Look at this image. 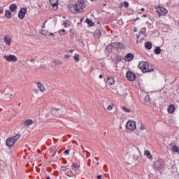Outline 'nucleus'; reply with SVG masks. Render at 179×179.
Wrapping results in <instances>:
<instances>
[{"label": "nucleus", "mask_w": 179, "mask_h": 179, "mask_svg": "<svg viewBox=\"0 0 179 179\" xmlns=\"http://www.w3.org/2000/svg\"><path fill=\"white\" fill-rule=\"evenodd\" d=\"M138 68L143 72L146 73L148 72H153L155 71V66L152 64H149L148 62H140L138 64Z\"/></svg>", "instance_id": "nucleus-1"}, {"label": "nucleus", "mask_w": 179, "mask_h": 179, "mask_svg": "<svg viewBox=\"0 0 179 179\" xmlns=\"http://www.w3.org/2000/svg\"><path fill=\"white\" fill-rule=\"evenodd\" d=\"M69 9L71 13L76 15L77 13H83L82 9H80L76 4H70L69 6Z\"/></svg>", "instance_id": "nucleus-2"}, {"label": "nucleus", "mask_w": 179, "mask_h": 179, "mask_svg": "<svg viewBox=\"0 0 179 179\" xmlns=\"http://www.w3.org/2000/svg\"><path fill=\"white\" fill-rule=\"evenodd\" d=\"M126 128L128 131L132 132V131L136 129V122L129 120L126 124Z\"/></svg>", "instance_id": "nucleus-3"}, {"label": "nucleus", "mask_w": 179, "mask_h": 179, "mask_svg": "<svg viewBox=\"0 0 179 179\" xmlns=\"http://www.w3.org/2000/svg\"><path fill=\"white\" fill-rule=\"evenodd\" d=\"M155 12L158 13V15L160 17V16H165V15H167L169 11L163 7L158 6L155 8Z\"/></svg>", "instance_id": "nucleus-4"}, {"label": "nucleus", "mask_w": 179, "mask_h": 179, "mask_svg": "<svg viewBox=\"0 0 179 179\" xmlns=\"http://www.w3.org/2000/svg\"><path fill=\"white\" fill-rule=\"evenodd\" d=\"M4 93L6 94V98L7 100H9V99H13L14 93L12 88H6L4 90Z\"/></svg>", "instance_id": "nucleus-5"}, {"label": "nucleus", "mask_w": 179, "mask_h": 179, "mask_svg": "<svg viewBox=\"0 0 179 179\" xmlns=\"http://www.w3.org/2000/svg\"><path fill=\"white\" fill-rule=\"evenodd\" d=\"M3 58L6 59V61H8V62H16V61H17V57L13 55H4Z\"/></svg>", "instance_id": "nucleus-6"}, {"label": "nucleus", "mask_w": 179, "mask_h": 179, "mask_svg": "<svg viewBox=\"0 0 179 179\" xmlns=\"http://www.w3.org/2000/svg\"><path fill=\"white\" fill-rule=\"evenodd\" d=\"M126 77L131 82H134V80H135V79H136V75L135 73H134V72H132L131 71H127V73L126 74Z\"/></svg>", "instance_id": "nucleus-7"}, {"label": "nucleus", "mask_w": 179, "mask_h": 179, "mask_svg": "<svg viewBox=\"0 0 179 179\" xmlns=\"http://www.w3.org/2000/svg\"><path fill=\"white\" fill-rule=\"evenodd\" d=\"M76 5L80 8L82 9V12H83L84 8H86V4H85V0H78Z\"/></svg>", "instance_id": "nucleus-8"}, {"label": "nucleus", "mask_w": 179, "mask_h": 179, "mask_svg": "<svg viewBox=\"0 0 179 179\" xmlns=\"http://www.w3.org/2000/svg\"><path fill=\"white\" fill-rule=\"evenodd\" d=\"M26 13H27V9L22 8L18 13V17H20V19H24Z\"/></svg>", "instance_id": "nucleus-9"}, {"label": "nucleus", "mask_w": 179, "mask_h": 179, "mask_svg": "<svg viewBox=\"0 0 179 179\" xmlns=\"http://www.w3.org/2000/svg\"><path fill=\"white\" fill-rule=\"evenodd\" d=\"M15 143L12 137L8 138L6 141V145L8 148H13V146H15Z\"/></svg>", "instance_id": "nucleus-10"}, {"label": "nucleus", "mask_w": 179, "mask_h": 179, "mask_svg": "<svg viewBox=\"0 0 179 179\" xmlns=\"http://www.w3.org/2000/svg\"><path fill=\"white\" fill-rule=\"evenodd\" d=\"M50 3L53 7L54 10H57L58 9L59 0H50Z\"/></svg>", "instance_id": "nucleus-11"}, {"label": "nucleus", "mask_w": 179, "mask_h": 179, "mask_svg": "<svg viewBox=\"0 0 179 179\" xmlns=\"http://www.w3.org/2000/svg\"><path fill=\"white\" fill-rule=\"evenodd\" d=\"M51 114L54 117H60V115H61V113H59V109L55 108H52Z\"/></svg>", "instance_id": "nucleus-12"}, {"label": "nucleus", "mask_w": 179, "mask_h": 179, "mask_svg": "<svg viewBox=\"0 0 179 179\" xmlns=\"http://www.w3.org/2000/svg\"><path fill=\"white\" fill-rule=\"evenodd\" d=\"M134 55L132 53H128L127 55H125L124 59L125 61H127V62H131L132 59H134Z\"/></svg>", "instance_id": "nucleus-13"}, {"label": "nucleus", "mask_w": 179, "mask_h": 179, "mask_svg": "<svg viewBox=\"0 0 179 179\" xmlns=\"http://www.w3.org/2000/svg\"><path fill=\"white\" fill-rule=\"evenodd\" d=\"M154 168L156 170H162V163L159 161L155 162L154 164Z\"/></svg>", "instance_id": "nucleus-14"}, {"label": "nucleus", "mask_w": 179, "mask_h": 179, "mask_svg": "<svg viewBox=\"0 0 179 179\" xmlns=\"http://www.w3.org/2000/svg\"><path fill=\"white\" fill-rule=\"evenodd\" d=\"M4 41L5 43L7 45H10L11 43H12V38H10V36H6L4 37Z\"/></svg>", "instance_id": "nucleus-15"}, {"label": "nucleus", "mask_w": 179, "mask_h": 179, "mask_svg": "<svg viewBox=\"0 0 179 179\" xmlns=\"http://www.w3.org/2000/svg\"><path fill=\"white\" fill-rule=\"evenodd\" d=\"M175 110H176V106H174V105H170L168 107V113H169V114H173V113H174Z\"/></svg>", "instance_id": "nucleus-16"}, {"label": "nucleus", "mask_w": 179, "mask_h": 179, "mask_svg": "<svg viewBox=\"0 0 179 179\" xmlns=\"http://www.w3.org/2000/svg\"><path fill=\"white\" fill-rule=\"evenodd\" d=\"M94 36L95 38H100L101 36V32L100 31V29H96L94 33Z\"/></svg>", "instance_id": "nucleus-17"}, {"label": "nucleus", "mask_w": 179, "mask_h": 179, "mask_svg": "<svg viewBox=\"0 0 179 179\" xmlns=\"http://www.w3.org/2000/svg\"><path fill=\"white\" fill-rule=\"evenodd\" d=\"M9 9L10 12H16V10H17V6L16 4H11Z\"/></svg>", "instance_id": "nucleus-18"}, {"label": "nucleus", "mask_w": 179, "mask_h": 179, "mask_svg": "<svg viewBox=\"0 0 179 179\" xmlns=\"http://www.w3.org/2000/svg\"><path fill=\"white\" fill-rule=\"evenodd\" d=\"M37 86L41 92H44V90H45V87H44V85H43L41 83H38Z\"/></svg>", "instance_id": "nucleus-19"}, {"label": "nucleus", "mask_w": 179, "mask_h": 179, "mask_svg": "<svg viewBox=\"0 0 179 179\" xmlns=\"http://www.w3.org/2000/svg\"><path fill=\"white\" fill-rule=\"evenodd\" d=\"M107 83L108 85H114V83H115V80H114L113 78L108 77L107 78Z\"/></svg>", "instance_id": "nucleus-20"}, {"label": "nucleus", "mask_w": 179, "mask_h": 179, "mask_svg": "<svg viewBox=\"0 0 179 179\" xmlns=\"http://www.w3.org/2000/svg\"><path fill=\"white\" fill-rule=\"evenodd\" d=\"M5 16L6 17H7V19H12V13L10 12V10H6Z\"/></svg>", "instance_id": "nucleus-21"}, {"label": "nucleus", "mask_w": 179, "mask_h": 179, "mask_svg": "<svg viewBox=\"0 0 179 179\" xmlns=\"http://www.w3.org/2000/svg\"><path fill=\"white\" fill-rule=\"evenodd\" d=\"M152 46L153 45L152 44V42L148 41L145 43V47L147 48V50H152Z\"/></svg>", "instance_id": "nucleus-22"}, {"label": "nucleus", "mask_w": 179, "mask_h": 179, "mask_svg": "<svg viewBox=\"0 0 179 179\" xmlns=\"http://www.w3.org/2000/svg\"><path fill=\"white\" fill-rule=\"evenodd\" d=\"M113 45L110 44L108 45L106 48V51L108 52H113Z\"/></svg>", "instance_id": "nucleus-23"}, {"label": "nucleus", "mask_w": 179, "mask_h": 179, "mask_svg": "<svg viewBox=\"0 0 179 179\" xmlns=\"http://www.w3.org/2000/svg\"><path fill=\"white\" fill-rule=\"evenodd\" d=\"M144 155L148 157V159H152V154H150V151L148 150L144 152Z\"/></svg>", "instance_id": "nucleus-24"}, {"label": "nucleus", "mask_w": 179, "mask_h": 179, "mask_svg": "<svg viewBox=\"0 0 179 179\" xmlns=\"http://www.w3.org/2000/svg\"><path fill=\"white\" fill-rule=\"evenodd\" d=\"M41 34L45 36V37H47V38H48V31L42 29L41 30Z\"/></svg>", "instance_id": "nucleus-25"}, {"label": "nucleus", "mask_w": 179, "mask_h": 179, "mask_svg": "<svg viewBox=\"0 0 179 179\" xmlns=\"http://www.w3.org/2000/svg\"><path fill=\"white\" fill-rule=\"evenodd\" d=\"M154 52L157 55H159V54H160L162 52V49L160 48V47L157 46L156 47Z\"/></svg>", "instance_id": "nucleus-26"}, {"label": "nucleus", "mask_w": 179, "mask_h": 179, "mask_svg": "<svg viewBox=\"0 0 179 179\" xmlns=\"http://www.w3.org/2000/svg\"><path fill=\"white\" fill-rule=\"evenodd\" d=\"M13 138V141L16 143L17 142L18 139H20V134H16L15 136L11 137Z\"/></svg>", "instance_id": "nucleus-27"}, {"label": "nucleus", "mask_w": 179, "mask_h": 179, "mask_svg": "<svg viewBox=\"0 0 179 179\" xmlns=\"http://www.w3.org/2000/svg\"><path fill=\"white\" fill-rule=\"evenodd\" d=\"M172 152H176V153H178L179 155V148L177 145H173L172 147Z\"/></svg>", "instance_id": "nucleus-28"}, {"label": "nucleus", "mask_w": 179, "mask_h": 179, "mask_svg": "<svg viewBox=\"0 0 179 179\" xmlns=\"http://www.w3.org/2000/svg\"><path fill=\"white\" fill-rule=\"evenodd\" d=\"M31 124H33V120L30 119L27 120L24 122V125H26L27 127H29V125H31Z\"/></svg>", "instance_id": "nucleus-29"}, {"label": "nucleus", "mask_w": 179, "mask_h": 179, "mask_svg": "<svg viewBox=\"0 0 179 179\" xmlns=\"http://www.w3.org/2000/svg\"><path fill=\"white\" fill-rule=\"evenodd\" d=\"M86 23H87L88 26H94V22H93V21L89 18L86 20Z\"/></svg>", "instance_id": "nucleus-30"}, {"label": "nucleus", "mask_w": 179, "mask_h": 179, "mask_svg": "<svg viewBox=\"0 0 179 179\" xmlns=\"http://www.w3.org/2000/svg\"><path fill=\"white\" fill-rule=\"evenodd\" d=\"M139 33L141 34V36H144V34H146V28H141Z\"/></svg>", "instance_id": "nucleus-31"}, {"label": "nucleus", "mask_w": 179, "mask_h": 179, "mask_svg": "<svg viewBox=\"0 0 179 179\" xmlns=\"http://www.w3.org/2000/svg\"><path fill=\"white\" fill-rule=\"evenodd\" d=\"M66 176L68 177H73V176H75V173H73V172L72 171H68L66 173Z\"/></svg>", "instance_id": "nucleus-32"}, {"label": "nucleus", "mask_w": 179, "mask_h": 179, "mask_svg": "<svg viewBox=\"0 0 179 179\" xmlns=\"http://www.w3.org/2000/svg\"><path fill=\"white\" fill-rule=\"evenodd\" d=\"M123 44H122V43H121V42H117V43H116V47H117V48H122V47H123Z\"/></svg>", "instance_id": "nucleus-33"}, {"label": "nucleus", "mask_w": 179, "mask_h": 179, "mask_svg": "<svg viewBox=\"0 0 179 179\" xmlns=\"http://www.w3.org/2000/svg\"><path fill=\"white\" fill-rule=\"evenodd\" d=\"M55 65H62V61L61 60H55L54 62Z\"/></svg>", "instance_id": "nucleus-34"}, {"label": "nucleus", "mask_w": 179, "mask_h": 179, "mask_svg": "<svg viewBox=\"0 0 179 179\" xmlns=\"http://www.w3.org/2000/svg\"><path fill=\"white\" fill-rule=\"evenodd\" d=\"M122 110L124 111L125 113H131V109L125 106L122 107Z\"/></svg>", "instance_id": "nucleus-35"}, {"label": "nucleus", "mask_w": 179, "mask_h": 179, "mask_svg": "<svg viewBox=\"0 0 179 179\" xmlns=\"http://www.w3.org/2000/svg\"><path fill=\"white\" fill-rule=\"evenodd\" d=\"M71 167L73 169H78V167H80V166L78 165V164H76V163H73L71 165Z\"/></svg>", "instance_id": "nucleus-36"}, {"label": "nucleus", "mask_w": 179, "mask_h": 179, "mask_svg": "<svg viewBox=\"0 0 179 179\" xmlns=\"http://www.w3.org/2000/svg\"><path fill=\"white\" fill-rule=\"evenodd\" d=\"M50 37H55V34H54V33H51V32H48V38H50Z\"/></svg>", "instance_id": "nucleus-37"}, {"label": "nucleus", "mask_w": 179, "mask_h": 179, "mask_svg": "<svg viewBox=\"0 0 179 179\" xmlns=\"http://www.w3.org/2000/svg\"><path fill=\"white\" fill-rule=\"evenodd\" d=\"M123 6H124V8H128L129 6V3H128V1H124Z\"/></svg>", "instance_id": "nucleus-38"}, {"label": "nucleus", "mask_w": 179, "mask_h": 179, "mask_svg": "<svg viewBox=\"0 0 179 179\" xmlns=\"http://www.w3.org/2000/svg\"><path fill=\"white\" fill-rule=\"evenodd\" d=\"M132 159H133L134 160H138V159H139V156H138V155H134L132 156Z\"/></svg>", "instance_id": "nucleus-39"}, {"label": "nucleus", "mask_w": 179, "mask_h": 179, "mask_svg": "<svg viewBox=\"0 0 179 179\" xmlns=\"http://www.w3.org/2000/svg\"><path fill=\"white\" fill-rule=\"evenodd\" d=\"M112 108H114V105L112 104V105H109L107 108V110H111Z\"/></svg>", "instance_id": "nucleus-40"}, {"label": "nucleus", "mask_w": 179, "mask_h": 179, "mask_svg": "<svg viewBox=\"0 0 179 179\" xmlns=\"http://www.w3.org/2000/svg\"><path fill=\"white\" fill-rule=\"evenodd\" d=\"M74 59L76 62H79V55L74 56Z\"/></svg>", "instance_id": "nucleus-41"}, {"label": "nucleus", "mask_w": 179, "mask_h": 179, "mask_svg": "<svg viewBox=\"0 0 179 179\" xmlns=\"http://www.w3.org/2000/svg\"><path fill=\"white\" fill-rule=\"evenodd\" d=\"M113 48H117V43H110Z\"/></svg>", "instance_id": "nucleus-42"}, {"label": "nucleus", "mask_w": 179, "mask_h": 179, "mask_svg": "<svg viewBox=\"0 0 179 179\" xmlns=\"http://www.w3.org/2000/svg\"><path fill=\"white\" fill-rule=\"evenodd\" d=\"M67 169L68 168H66V166H64L61 167L62 171H66Z\"/></svg>", "instance_id": "nucleus-43"}, {"label": "nucleus", "mask_w": 179, "mask_h": 179, "mask_svg": "<svg viewBox=\"0 0 179 179\" xmlns=\"http://www.w3.org/2000/svg\"><path fill=\"white\" fill-rule=\"evenodd\" d=\"M69 152H71V150H66L65 151H64V155H69Z\"/></svg>", "instance_id": "nucleus-44"}, {"label": "nucleus", "mask_w": 179, "mask_h": 179, "mask_svg": "<svg viewBox=\"0 0 179 179\" xmlns=\"http://www.w3.org/2000/svg\"><path fill=\"white\" fill-rule=\"evenodd\" d=\"M64 27H68V26H69V24H68L67 21H64Z\"/></svg>", "instance_id": "nucleus-45"}, {"label": "nucleus", "mask_w": 179, "mask_h": 179, "mask_svg": "<svg viewBox=\"0 0 179 179\" xmlns=\"http://www.w3.org/2000/svg\"><path fill=\"white\" fill-rule=\"evenodd\" d=\"M141 131H143V129H145V125L141 124Z\"/></svg>", "instance_id": "nucleus-46"}, {"label": "nucleus", "mask_w": 179, "mask_h": 179, "mask_svg": "<svg viewBox=\"0 0 179 179\" xmlns=\"http://www.w3.org/2000/svg\"><path fill=\"white\" fill-rule=\"evenodd\" d=\"M3 13V7H0V14Z\"/></svg>", "instance_id": "nucleus-47"}, {"label": "nucleus", "mask_w": 179, "mask_h": 179, "mask_svg": "<svg viewBox=\"0 0 179 179\" xmlns=\"http://www.w3.org/2000/svg\"><path fill=\"white\" fill-rule=\"evenodd\" d=\"M59 33H65V29H60Z\"/></svg>", "instance_id": "nucleus-48"}, {"label": "nucleus", "mask_w": 179, "mask_h": 179, "mask_svg": "<svg viewBox=\"0 0 179 179\" xmlns=\"http://www.w3.org/2000/svg\"><path fill=\"white\" fill-rule=\"evenodd\" d=\"M34 93H36V94H38V90H37V89H35V90H34Z\"/></svg>", "instance_id": "nucleus-49"}, {"label": "nucleus", "mask_w": 179, "mask_h": 179, "mask_svg": "<svg viewBox=\"0 0 179 179\" xmlns=\"http://www.w3.org/2000/svg\"><path fill=\"white\" fill-rule=\"evenodd\" d=\"M101 177H103V176L99 175V176H97V179H101Z\"/></svg>", "instance_id": "nucleus-50"}, {"label": "nucleus", "mask_w": 179, "mask_h": 179, "mask_svg": "<svg viewBox=\"0 0 179 179\" xmlns=\"http://www.w3.org/2000/svg\"><path fill=\"white\" fill-rule=\"evenodd\" d=\"M64 58H65V59L69 58V55H65V56H64Z\"/></svg>", "instance_id": "nucleus-51"}, {"label": "nucleus", "mask_w": 179, "mask_h": 179, "mask_svg": "<svg viewBox=\"0 0 179 179\" xmlns=\"http://www.w3.org/2000/svg\"><path fill=\"white\" fill-rule=\"evenodd\" d=\"M99 79H103V74L99 75Z\"/></svg>", "instance_id": "nucleus-52"}, {"label": "nucleus", "mask_w": 179, "mask_h": 179, "mask_svg": "<svg viewBox=\"0 0 179 179\" xmlns=\"http://www.w3.org/2000/svg\"><path fill=\"white\" fill-rule=\"evenodd\" d=\"M73 51H74L73 50H70L69 52H71V54H72V52H73Z\"/></svg>", "instance_id": "nucleus-53"}, {"label": "nucleus", "mask_w": 179, "mask_h": 179, "mask_svg": "<svg viewBox=\"0 0 179 179\" xmlns=\"http://www.w3.org/2000/svg\"><path fill=\"white\" fill-rule=\"evenodd\" d=\"M141 12H145V8H141Z\"/></svg>", "instance_id": "nucleus-54"}, {"label": "nucleus", "mask_w": 179, "mask_h": 179, "mask_svg": "<svg viewBox=\"0 0 179 179\" xmlns=\"http://www.w3.org/2000/svg\"><path fill=\"white\" fill-rule=\"evenodd\" d=\"M30 62L34 63V59H31L30 60Z\"/></svg>", "instance_id": "nucleus-55"}, {"label": "nucleus", "mask_w": 179, "mask_h": 179, "mask_svg": "<svg viewBox=\"0 0 179 179\" xmlns=\"http://www.w3.org/2000/svg\"><path fill=\"white\" fill-rule=\"evenodd\" d=\"M150 96L149 95H147L146 96H145V99H150Z\"/></svg>", "instance_id": "nucleus-56"}, {"label": "nucleus", "mask_w": 179, "mask_h": 179, "mask_svg": "<svg viewBox=\"0 0 179 179\" xmlns=\"http://www.w3.org/2000/svg\"><path fill=\"white\" fill-rule=\"evenodd\" d=\"M148 15H143L142 17H146Z\"/></svg>", "instance_id": "nucleus-57"}, {"label": "nucleus", "mask_w": 179, "mask_h": 179, "mask_svg": "<svg viewBox=\"0 0 179 179\" xmlns=\"http://www.w3.org/2000/svg\"><path fill=\"white\" fill-rule=\"evenodd\" d=\"M83 20H84V18L83 17V18H81L80 19V22H83Z\"/></svg>", "instance_id": "nucleus-58"}, {"label": "nucleus", "mask_w": 179, "mask_h": 179, "mask_svg": "<svg viewBox=\"0 0 179 179\" xmlns=\"http://www.w3.org/2000/svg\"><path fill=\"white\" fill-rule=\"evenodd\" d=\"M47 179H50L51 178L50 176L46 177Z\"/></svg>", "instance_id": "nucleus-59"}, {"label": "nucleus", "mask_w": 179, "mask_h": 179, "mask_svg": "<svg viewBox=\"0 0 179 179\" xmlns=\"http://www.w3.org/2000/svg\"><path fill=\"white\" fill-rule=\"evenodd\" d=\"M99 162H97V163H96V166H99Z\"/></svg>", "instance_id": "nucleus-60"}, {"label": "nucleus", "mask_w": 179, "mask_h": 179, "mask_svg": "<svg viewBox=\"0 0 179 179\" xmlns=\"http://www.w3.org/2000/svg\"><path fill=\"white\" fill-rule=\"evenodd\" d=\"M136 37H137V38H139V35H138V36H137Z\"/></svg>", "instance_id": "nucleus-61"}, {"label": "nucleus", "mask_w": 179, "mask_h": 179, "mask_svg": "<svg viewBox=\"0 0 179 179\" xmlns=\"http://www.w3.org/2000/svg\"><path fill=\"white\" fill-rule=\"evenodd\" d=\"M136 20H139V17L136 19Z\"/></svg>", "instance_id": "nucleus-62"}, {"label": "nucleus", "mask_w": 179, "mask_h": 179, "mask_svg": "<svg viewBox=\"0 0 179 179\" xmlns=\"http://www.w3.org/2000/svg\"><path fill=\"white\" fill-rule=\"evenodd\" d=\"M69 137L71 138V135H69Z\"/></svg>", "instance_id": "nucleus-63"}, {"label": "nucleus", "mask_w": 179, "mask_h": 179, "mask_svg": "<svg viewBox=\"0 0 179 179\" xmlns=\"http://www.w3.org/2000/svg\"><path fill=\"white\" fill-rule=\"evenodd\" d=\"M134 31H136V29H135Z\"/></svg>", "instance_id": "nucleus-64"}]
</instances>
